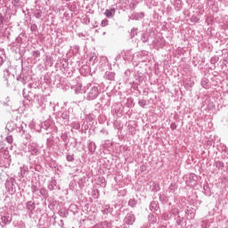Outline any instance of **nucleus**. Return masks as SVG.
<instances>
[{
    "label": "nucleus",
    "instance_id": "nucleus-3",
    "mask_svg": "<svg viewBox=\"0 0 228 228\" xmlns=\"http://www.w3.org/2000/svg\"><path fill=\"white\" fill-rule=\"evenodd\" d=\"M171 129H175V125H171Z\"/></svg>",
    "mask_w": 228,
    "mask_h": 228
},
{
    "label": "nucleus",
    "instance_id": "nucleus-2",
    "mask_svg": "<svg viewBox=\"0 0 228 228\" xmlns=\"http://www.w3.org/2000/svg\"><path fill=\"white\" fill-rule=\"evenodd\" d=\"M94 58H97V55H95V53H93V55L90 58V61H92L94 60Z\"/></svg>",
    "mask_w": 228,
    "mask_h": 228
},
{
    "label": "nucleus",
    "instance_id": "nucleus-4",
    "mask_svg": "<svg viewBox=\"0 0 228 228\" xmlns=\"http://www.w3.org/2000/svg\"><path fill=\"white\" fill-rule=\"evenodd\" d=\"M94 97H97V94H94V97H91V99H94Z\"/></svg>",
    "mask_w": 228,
    "mask_h": 228
},
{
    "label": "nucleus",
    "instance_id": "nucleus-1",
    "mask_svg": "<svg viewBox=\"0 0 228 228\" xmlns=\"http://www.w3.org/2000/svg\"><path fill=\"white\" fill-rule=\"evenodd\" d=\"M106 17H113L115 15V9H109L105 11Z\"/></svg>",
    "mask_w": 228,
    "mask_h": 228
},
{
    "label": "nucleus",
    "instance_id": "nucleus-5",
    "mask_svg": "<svg viewBox=\"0 0 228 228\" xmlns=\"http://www.w3.org/2000/svg\"><path fill=\"white\" fill-rule=\"evenodd\" d=\"M92 92H96L95 89H93Z\"/></svg>",
    "mask_w": 228,
    "mask_h": 228
}]
</instances>
